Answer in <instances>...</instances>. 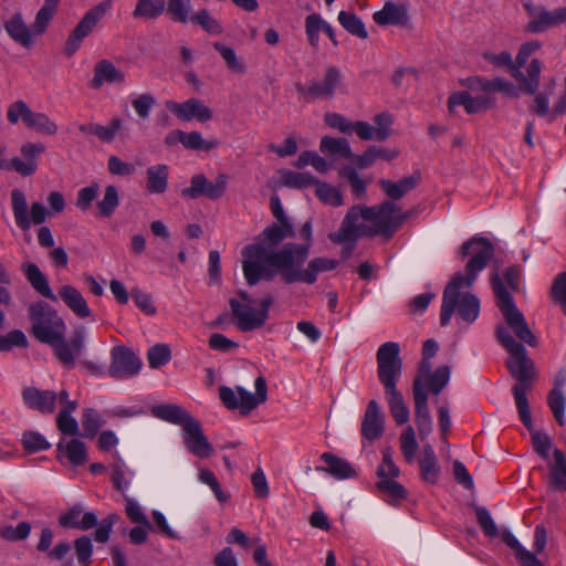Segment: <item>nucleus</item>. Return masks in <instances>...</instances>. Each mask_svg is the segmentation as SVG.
<instances>
[{
    "instance_id": "25",
    "label": "nucleus",
    "mask_w": 566,
    "mask_h": 566,
    "mask_svg": "<svg viewBox=\"0 0 566 566\" xmlns=\"http://www.w3.org/2000/svg\"><path fill=\"white\" fill-rule=\"evenodd\" d=\"M24 403L41 413H52L55 409L57 395L53 390H40L35 387H27L22 391Z\"/></svg>"
},
{
    "instance_id": "18",
    "label": "nucleus",
    "mask_w": 566,
    "mask_h": 566,
    "mask_svg": "<svg viewBox=\"0 0 566 566\" xmlns=\"http://www.w3.org/2000/svg\"><path fill=\"white\" fill-rule=\"evenodd\" d=\"M227 182L228 177L224 174L218 175L214 181H209L205 175L198 174L192 176L190 187L181 190V196L191 199L205 196L210 200H217L223 196Z\"/></svg>"
},
{
    "instance_id": "51",
    "label": "nucleus",
    "mask_w": 566,
    "mask_h": 566,
    "mask_svg": "<svg viewBox=\"0 0 566 566\" xmlns=\"http://www.w3.org/2000/svg\"><path fill=\"white\" fill-rule=\"evenodd\" d=\"M547 405L559 426L565 424L566 397L562 389L553 388L547 396Z\"/></svg>"
},
{
    "instance_id": "50",
    "label": "nucleus",
    "mask_w": 566,
    "mask_h": 566,
    "mask_svg": "<svg viewBox=\"0 0 566 566\" xmlns=\"http://www.w3.org/2000/svg\"><path fill=\"white\" fill-rule=\"evenodd\" d=\"M190 22L201 27L207 33L219 35L223 32L221 22L211 15L207 9H200L191 15Z\"/></svg>"
},
{
    "instance_id": "36",
    "label": "nucleus",
    "mask_w": 566,
    "mask_h": 566,
    "mask_svg": "<svg viewBox=\"0 0 566 566\" xmlns=\"http://www.w3.org/2000/svg\"><path fill=\"white\" fill-rule=\"evenodd\" d=\"M321 459L327 467H318L317 470L319 471L327 472L336 479H349L356 475V471L347 461L333 453L325 452L321 455Z\"/></svg>"
},
{
    "instance_id": "55",
    "label": "nucleus",
    "mask_w": 566,
    "mask_h": 566,
    "mask_svg": "<svg viewBox=\"0 0 566 566\" xmlns=\"http://www.w3.org/2000/svg\"><path fill=\"white\" fill-rule=\"evenodd\" d=\"M104 424V421L101 415L93 408H87L83 410L82 416V427L84 438H94L97 433L98 429Z\"/></svg>"
},
{
    "instance_id": "2",
    "label": "nucleus",
    "mask_w": 566,
    "mask_h": 566,
    "mask_svg": "<svg viewBox=\"0 0 566 566\" xmlns=\"http://www.w3.org/2000/svg\"><path fill=\"white\" fill-rule=\"evenodd\" d=\"M310 255V243H285L279 250L266 251L263 244H251L243 249L242 270L250 286L260 281H272L280 275L285 284L302 282L314 284L322 272L338 266V261L314 258L304 268Z\"/></svg>"
},
{
    "instance_id": "17",
    "label": "nucleus",
    "mask_w": 566,
    "mask_h": 566,
    "mask_svg": "<svg viewBox=\"0 0 566 566\" xmlns=\"http://www.w3.org/2000/svg\"><path fill=\"white\" fill-rule=\"evenodd\" d=\"M166 108L181 122L206 123L213 118V111L200 98L191 97L182 103L172 99L165 102Z\"/></svg>"
},
{
    "instance_id": "60",
    "label": "nucleus",
    "mask_w": 566,
    "mask_h": 566,
    "mask_svg": "<svg viewBox=\"0 0 566 566\" xmlns=\"http://www.w3.org/2000/svg\"><path fill=\"white\" fill-rule=\"evenodd\" d=\"M338 175L348 180L352 191L356 197L360 198L366 193L367 181L360 178L355 168L352 166H344L338 170Z\"/></svg>"
},
{
    "instance_id": "11",
    "label": "nucleus",
    "mask_w": 566,
    "mask_h": 566,
    "mask_svg": "<svg viewBox=\"0 0 566 566\" xmlns=\"http://www.w3.org/2000/svg\"><path fill=\"white\" fill-rule=\"evenodd\" d=\"M112 6V0H104L84 14L65 42L64 52L67 56H72L78 50L83 39L94 30Z\"/></svg>"
},
{
    "instance_id": "42",
    "label": "nucleus",
    "mask_w": 566,
    "mask_h": 566,
    "mask_svg": "<svg viewBox=\"0 0 566 566\" xmlns=\"http://www.w3.org/2000/svg\"><path fill=\"white\" fill-rule=\"evenodd\" d=\"M295 235L291 222H275L262 231V237L269 247H277L284 239Z\"/></svg>"
},
{
    "instance_id": "49",
    "label": "nucleus",
    "mask_w": 566,
    "mask_h": 566,
    "mask_svg": "<svg viewBox=\"0 0 566 566\" xmlns=\"http://www.w3.org/2000/svg\"><path fill=\"white\" fill-rule=\"evenodd\" d=\"M60 0H44L42 8L38 11L35 15V21L33 24V30L35 34H42L50 21L56 13Z\"/></svg>"
},
{
    "instance_id": "38",
    "label": "nucleus",
    "mask_w": 566,
    "mask_h": 566,
    "mask_svg": "<svg viewBox=\"0 0 566 566\" xmlns=\"http://www.w3.org/2000/svg\"><path fill=\"white\" fill-rule=\"evenodd\" d=\"M319 150L325 155L339 156L355 163V154L352 151L349 143L345 138H334L324 136L319 143Z\"/></svg>"
},
{
    "instance_id": "10",
    "label": "nucleus",
    "mask_w": 566,
    "mask_h": 566,
    "mask_svg": "<svg viewBox=\"0 0 566 566\" xmlns=\"http://www.w3.org/2000/svg\"><path fill=\"white\" fill-rule=\"evenodd\" d=\"M273 303L274 298L271 295H266L260 301L259 308L242 304L237 298H230L229 301L235 325L241 332H251L262 327L269 318L270 307Z\"/></svg>"
},
{
    "instance_id": "5",
    "label": "nucleus",
    "mask_w": 566,
    "mask_h": 566,
    "mask_svg": "<svg viewBox=\"0 0 566 566\" xmlns=\"http://www.w3.org/2000/svg\"><path fill=\"white\" fill-rule=\"evenodd\" d=\"M28 317L31 323L30 334L42 344H54L66 333L64 319L44 301L31 303Z\"/></svg>"
},
{
    "instance_id": "24",
    "label": "nucleus",
    "mask_w": 566,
    "mask_h": 566,
    "mask_svg": "<svg viewBox=\"0 0 566 566\" xmlns=\"http://www.w3.org/2000/svg\"><path fill=\"white\" fill-rule=\"evenodd\" d=\"M93 73L94 75L90 81V86L93 90H99L104 84H123L125 82L124 72L106 59L95 63Z\"/></svg>"
},
{
    "instance_id": "39",
    "label": "nucleus",
    "mask_w": 566,
    "mask_h": 566,
    "mask_svg": "<svg viewBox=\"0 0 566 566\" xmlns=\"http://www.w3.org/2000/svg\"><path fill=\"white\" fill-rule=\"evenodd\" d=\"M554 463L548 465L549 485L566 491V458L559 449L554 450Z\"/></svg>"
},
{
    "instance_id": "29",
    "label": "nucleus",
    "mask_w": 566,
    "mask_h": 566,
    "mask_svg": "<svg viewBox=\"0 0 566 566\" xmlns=\"http://www.w3.org/2000/svg\"><path fill=\"white\" fill-rule=\"evenodd\" d=\"M421 181V174L419 171H415L412 175L408 177H403L398 181H391L388 179H380L378 181L381 190L391 199L399 200L406 193L415 189L419 182Z\"/></svg>"
},
{
    "instance_id": "37",
    "label": "nucleus",
    "mask_w": 566,
    "mask_h": 566,
    "mask_svg": "<svg viewBox=\"0 0 566 566\" xmlns=\"http://www.w3.org/2000/svg\"><path fill=\"white\" fill-rule=\"evenodd\" d=\"M399 155V151L397 149H386L384 147L379 146H369L363 155H356L355 156V165L360 168L365 169L374 165V163L378 159H382L386 161H390L395 158H397Z\"/></svg>"
},
{
    "instance_id": "41",
    "label": "nucleus",
    "mask_w": 566,
    "mask_h": 566,
    "mask_svg": "<svg viewBox=\"0 0 566 566\" xmlns=\"http://www.w3.org/2000/svg\"><path fill=\"white\" fill-rule=\"evenodd\" d=\"M377 489L385 496V501L390 505H399L408 496L405 486L397 482L396 479L379 480Z\"/></svg>"
},
{
    "instance_id": "28",
    "label": "nucleus",
    "mask_w": 566,
    "mask_h": 566,
    "mask_svg": "<svg viewBox=\"0 0 566 566\" xmlns=\"http://www.w3.org/2000/svg\"><path fill=\"white\" fill-rule=\"evenodd\" d=\"M21 271L35 292L52 302H57V296L51 290L46 276L35 263L23 262Z\"/></svg>"
},
{
    "instance_id": "26",
    "label": "nucleus",
    "mask_w": 566,
    "mask_h": 566,
    "mask_svg": "<svg viewBox=\"0 0 566 566\" xmlns=\"http://www.w3.org/2000/svg\"><path fill=\"white\" fill-rule=\"evenodd\" d=\"M53 538V531L50 527H43L40 533L36 549L41 553H45L49 559L62 562L70 554L72 545L66 541H61L51 548Z\"/></svg>"
},
{
    "instance_id": "40",
    "label": "nucleus",
    "mask_w": 566,
    "mask_h": 566,
    "mask_svg": "<svg viewBox=\"0 0 566 566\" xmlns=\"http://www.w3.org/2000/svg\"><path fill=\"white\" fill-rule=\"evenodd\" d=\"M168 166L158 164L147 169L146 189L150 193H163L168 185Z\"/></svg>"
},
{
    "instance_id": "3",
    "label": "nucleus",
    "mask_w": 566,
    "mask_h": 566,
    "mask_svg": "<svg viewBox=\"0 0 566 566\" xmlns=\"http://www.w3.org/2000/svg\"><path fill=\"white\" fill-rule=\"evenodd\" d=\"M493 253L492 242L484 237L475 235L461 245V258L464 259L469 254L472 256L465 265V274H454L443 291L440 311L441 326H447L450 323L455 311L459 319L468 325L476 321L480 314V300L476 295L463 290L473 285L478 274L486 268Z\"/></svg>"
},
{
    "instance_id": "12",
    "label": "nucleus",
    "mask_w": 566,
    "mask_h": 566,
    "mask_svg": "<svg viewBox=\"0 0 566 566\" xmlns=\"http://www.w3.org/2000/svg\"><path fill=\"white\" fill-rule=\"evenodd\" d=\"M365 207L353 206L344 217L339 229L328 234V239L337 244L356 243L360 237H370L371 227L360 222L365 221Z\"/></svg>"
},
{
    "instance_id": "9",
    "label": "nucleus",
    "mask_w": 566,
    "mask_h": 566,
    "mask_svg": "<svg viewBox=\"0 0 566 566\" xmlns=\"http://www.w3.org/2000/svg\"><path fill=\"white\" fill-rule=\"evenodd\" d=\"M400 208L391 200H386L378 207H365V221L373 223L370 237L381 234L389 239L409 217L399 213Z\"/></svg>"
},
{
    "instance_id": "6",
    "label": "nucleus",
    "mask_w": 566,
    "mask_h": 566,
    "mask_svg": "<svg viewBox=\"0 0 566 566\" xmlns=\"http://www.w3.org/2000/svg\"><path fill=\"white\" fill-rule=\"evenodd\" d=\"M119 515L116 513L108 514L98 524L97 515L94 512H84L81 504H74L69 510L59 515V524L64 528H73L81 531H88L96 525L98 527L93 533V538L97 543H106L109 539L113 526L119 521Z\"/></svg>"
},
{
    "instance_id": "4",
    "label": "nucleus",
    "mask_w": 566,
    "mask_h": 566,
    "mask_svg": "<svg viewBox=\"0 0 566 566\" xmlns=\"http://www.w3.org/2000/svg\"><path fill=\"white\" fill-rule=\"evenodd\" d=\"M376 360L377 376L384 387L390 413L397 424H405L409 421L410 412L402 394L397 389V382L402 373L399 344L387 342L380 345Z\"/></svg>"
},
{
    "instance_id": "30",
    "label": "nucleus",
    "mask_w": 566,
    "mask_h": 566,
    "mask_svg": "<svg viewBox=\"0 0 566 566\" xmlns=\"http://www.w3.org/2000/svg\"><path fill=\"white\" fill-rule=\"evenodd\" d=\"M378 25H406L408 23L407 7L387 1L384 8L373 14Z\"/></svg>"
},
{
    "instance_id": "57",
    "label": "nucleus",
    "mask_w": 566,
    "mask_h": 566,
    "mask_svg": "<svg viewBox=\"0 0 566 566\" xmlns=\"http://www.w3.org/2000/svg\"><path fill=\"white\" fill-rule=\"evenodd\" d=\"M400 450L408 463L415 460L418 442L416 440V433L411 426H407L400 434Z\"/></svg>"
},
{
    "instance_id": "64",
    "label": "nucleus",
    "mask_w": 566,
    "mask_h": 566,
    "mask_svg": "<svg viewBox=\"0 0 566 566\" xmlns=\"http://www.w3.org/2000/svg\"><path fill=\"white\" fill-rule=\"evenodd\" d=\"M552 297L566 314V271L555 277L552 286Z\"/></svg>"
},
{
    "instance_id": "63",
    "label": "nucleus",
    "mask_w": 566,
    "mask_h": 566,
    "mask_svg": "<svg viewBox=\"0 0 566 566\" xmlns=\"http://www.w3.org/2000/svg\"><path fill=\"white\" fill-rule=\"evenodd\" d=\"M450 379V367L447 365L438 367L427 379L432 394L439 395L448 385Z\"/></svg>"
},
{
    "instance_id": "15",
    "label": "nucleus",
    "mask_w": 566,
    "mask_h": 566,
    "mask_svg": "<svg viewBox=\"0 0 566 566\" xmlns=\"http://www.w3.org/2000/svg\"><path fill=\"white\" fill-rule=\"evenodd\" d=\"M85 343V328L80 326L74 329L70 339L62 338L54 344H50L56 359L66 368L71 369L75 366L76 358L82 354Z\"/></svg>"
},
{
    "instance_id": "20",
    "label": "nucleus",
    "mask_w": 566,
    "mask_h": 566,
    "mask_svg": "<svg viewBox=\"0 0 566 566\" xmlns=\"http://www.w3.org/2000/svg\"><path fill=\"white\" fill-rule=\"evenodd\" d=\"M182 440L186 449L195 457L205 459L213 453V448L205 436L201 423L195 418L182 429Z\"/></svg>"
},
{
    "instance_id": "13",
    "label": "nucleus",
    "mask_w": 566,
    "mask_h": 566,
    "mask_svg": "<svg viewBox=\"0 0 566 566\" xmlns=\"http://www.w3.org/2000/svg\"><path fill=\"white\" fill-rule=\"evenodd\" d=\"M343 84V75L338 67L329 66L319 81H311L306 85L296 84L297 93L308 101L331 99Z\"/></svg>"
},
{
    "instance_id": "47",
    "label": "nucleus",
    "mask_w": 566,
    "mask_h": 566,
    "mask_svg": "<svg viewBox=\"0 0 566 566\" xmlns=\"http://www.w3.org/2000/svg\"><path fill=\"white\" fill-rule=\"evenodd\" d=\"M57 450H64L69 461L75 467L84 464L87 459L85 444L78 439H72L66 444L59 442Z\"/></svg>"
},
{
    "instance_id": "58",
    "label": "nucleus",
    "mask_w": 566,
    "mask_h": 566,
    "mask_svg": "<svg viewBox=\"0 0 566 566\" xmlns=\"http://www.w3.org/2000/svg\"><path fill=\"white\" fill-rule=\"evenodd\" d=\"M412 394L415 402V418H421L430 415L428 408V395L424 390V385L420 379H415L412 384Z\"/></svg>"
},
{
    "instance_id": "59",
    "label": "nucleus",
    "mask_w": 566,
    "mask_h": 566,
    "mask_svg": "<svg viewBox=\"0 0 566 566\" xmlns=\"http://www.w3.org/2000/svg\"><path fill=\"white\" fill-rule=\"evenodd\" d=\"M75 556L80 566H90L92 563L93 544L88 536H81L73 543Z\"/></svg>"
},
{
    "instance_id": "31",
    "label": "nucleus",
    "mask_w": 566,
    "mask_h": 566,
    "mask_svg": "<svg viewBox=\"0 0 566 566\" xmlns=\"http://www.w3.org/2000/svg\"><path fill=\"white\" fill-rule=\"evenodd\" d=\"M59 297L77 317L86 318L92 315L86 300L73 285L61 286L59 290Z\"/></svg>"
},
{
    "instance_id": "16",
    "label": "nucleus",
    "mask_w": 566,
    "mask_h": 566,
    "mask_svg": "<svg viewBox=\"0 0 566 566\" xmlns=\"http://www.w3.org/2000/svg\"><path fill=\"white\" fill-rule=\"evenodd\" d=\"M112 363L108 375L117 380H123L137 375L143 366L135 353L125 347L116 346L111 352Z\"/></svg>"
},
{
    "instance_id": "7",
    "label": "nucleus",
    "mask_w": 566,
    "mask_h": 566,
    "mask_svg": "<svg viewBox=\"0 0 566 566\" xmlns=\"http://www.w3.org/2000/svg\"><path fill=\"white\" fill-rule=\"evenodd\" d=\"M254 387L255 394H251L240 386H237L235 389L220 386L219 398L228 409H239L241 415L248 416L260 403L265 402L268 399V387L263 376H259L255 379Z\"/></svg>"
},
{
    "instance_id": "56",
    "label": "nucleus",
    "mask_w": 566,
    "mask_h": 566,
    "mask_svg": "<svg viewBox=\"0 0 566 566\" xmlns=\"http://www.w3.org/2000/svg\"><path fill=\"white\" fill-rule=\"evenodd\" d=\"M315 195L317 198L329 206L339 207L343 205V196L337 188L331 186L327 182L316 181Z\"/></svg>"
},
{
    "instance_id": "53",
    "label": "nucleus",
    "mask_w": 566,
    "mask_h": 566,
    "mask_svg": "<svg viewBox=\"0 0 566 566\" xmlns=\"http://www.w3.org/2000/svg\"><path fill=\"white\" fill-rule=\"evenodd\" d=\"M181 135V145L191 150H203L209 151L216 147H218L219 143L217 140H206L203 139L201 133L199 132H182Z\"/></svg>"
},
{
    "instance_id": "34",
    "label": "nucleus",
    "mask_w": 566,
    "mask_h": 566,
    "mask_svg": "<svg viewBox=\"0 0 566 566\" xmlns=\"http://www.w3.org/2000/svg\"><path fill=\"white\" fill-rule=\"evenodd\" d=\"M4 30L14 42L24 48L32 46V34L29 27L23 21L21 13H14L8 21H6Z\"/></svg>"
},
{
    "instance_id": "27",
    "label": "nucleus",
    "mask_w": 566,
    "mask_h": 566,
    "mask_svg": "<svg viewBox=\"0 0 566 566\" xmlns=\"http://www.w3.org/2000/svg\"><path fill=\"white\" fill-rule=\"evenodd\" d=\"M566 22V8H558L554 11H548L544 8L539 9L538 17L531 19L525 30L530 33H542L548 28L559 25Z\"/></svg>"
},
{
    "instance_id": "54",
    "label": "nucleus",
    "mask_w": 566,
    "mask_h": 566,
    "mask_svg": "<svg viewBox=\"0 0 566 566\" xmlns=\"http://www.w3.org/2000/svg\"><path fill=\"white\" fill-rule=\"evenodd\" d=\"M191 9L190 0H167L166 10L171 20L186 24L190 21L189 15Z\"/></svg>"
},
{
    "instance_id": "45",
    "label": "nucleus",
    "mask_w": 566,
    "mask_h": 566,
    "mask_svg": "<svg viewBox=\"0 0 566 566\" xmlns=\"http://www.w3.org/2000/svg\"><path fill=\"white\" fill-rule=\"evenodd\" d=\"M24 125L43 135L52 136L57 132V125L44 113L32 111Z\"/></svg>"
},
{
    "instance_id": "21",
    "label": "nucleus",
    "mask_w": 566,
    "mask_h": 566,
    "mask_svg": "<svg viewBox=\"0 0 566 566\" xmlns=\"http://www.w3.org/2000/svg\"><path fill=\"white\" fill-rule=\"evenodd\" d=\"M462 85L471 90L474 93H493L501 92L510 97H518V91L522 90L516 87L512 82L502 77H495L489 80L481 76H471L462 81Z\"/></svg>"
},
{
    "instance_id": "33",
    "label": "nucleus",
    "mask_w": 566,
    "mask_h": 566,
    "mask_svg": "<svg viewBox=\"0 0 566 566\" xmlns=\"http://www.w3.org/2000/svg\"><path fill=\"white\" fill-rule=\"evenodd\" d=\"M501 536L503 542L514 552L515 558L521 566H544L536 557V553H532L523 547L509 530H503Z\"/></svg>"
},
{
    "instance_id": "1",
    "label": "nucleus",
    "mask_w": 566,
    "mask_h": 566,
    "mask_svg": "<svg viewBox=\"0 0 566 566\" xmlns=\"http://www.w3.org/2000/svg\"><path fill=\"white\" fill-rule=\"evenodd\" d=\"M491 285L495 295L496 306L502 313L505 325L497 324L495 337L499 344L509 353L506 367L516 384L512 387L517 412L523 424L533 429V422L526 397L535 377V366L524 345L537 347L538 339L530 328L524 314L515 305L514 298L504 285L500 274H491Z\"/></svg>"
},
{
    "instance_id": "35",
    "label": "nucleus",
    "mask_w": 566,
    "mask_h": 566,
    "mask_svg": "<svg viewBox=\"0 0 566 566\" xmlns=\"http://www.w3.org/2000/svg\"><path fill=\"white\" fill-rule=\"evenodd\" d=\"M420 473L422 479L430 483L436 484L439 480L440 468L438 465L434 450L430 443L423 444L422 454L419 459Z\"/></svg>"
},
{
    "instance_id": "48",
    "label": "nucleus",
    "mask_w": 566,
    "mask_h": 566,
    "mask_svg": "<svg viewBox=\"0 0 566 566\" xmlns=\"http://www.w3.org/2000/svg\"><path fill=\"white\" fill-rule=\"evenodd\" d=\"M118 206V189L114 185H108L105 188L102 200L97 201L96 203L98 216L102 218H109L115 212Z\"/></svg>"
},
{
    "instance_id": "46",
    "label": "nucleus",
    "mask_w": 566,
    "mask_h": 566,
    "mask_svg": "<svg viewBox=\"0 0 566 566\" xmlns=\"http://www.w3.org/2000/svg\"><path fill=\"white\" fill-rule=\"evenodd\" d=\"M338 22L339 24L350 34L359 38L367 39L368 32L365 28L363 20L353 12L340 11L338 13Z\"/></svg>"
},
{
    "instance_id": "23",
    "label": "nucleus",
    "mask_w": 566,
    "mask_h": 566,
    "mask_svg": "<svg viewBox=\"0 0 566 566\" xmlns=\"http://www.w3.org/2000/svg\"><path fill=\"white\" fill-rule=\"evenodd\" d=\"M361 436L369 440L375 441L379 439L385 431V420L380 407L376 400H370L365 410L361 421Z\"/></svg>"
},
{
    "instance_id": "8",
    "label": "nucleus",
    "mask_w": 566,
    "mask_h": 566,
    "mask_svg": "<svg viewBox=\"0 0 566 566\" xmlns=\"http://www.w3.org/2000/svg\"><path fill=\"white\" fill-rule=\"evenodd\" d=\"M484 57L495 66H506L523 93L534 94L539 88L542 62L538 59H533L526 66V71L522 72L507 51L499 54L486 53Z\"/></svg>"
},
{
    "instance_id": "19",
    "label": "nucleus",
    "mask_w": 566,
    "mask_h": 566,
    "mask_svg": "<svg viewBox=\"0 0 566 566\" xmlns=\"http://www.w3.org/2000/svg\"><path fill=\"white\" fill-rule=\"evenodd\" d=\"M495 102L496 99L491 93H474L468 88V91L450 95L448 108L452 113L457 106H463L468 114H476L494 107Z\"/></svg>"
},
{
    "instance_id": "52",
    "label": "nucleus",
    "mask_w": 566,
    "mask_h": 566,
    "mask_svg": "<svg viewBox=\"0 0 566 566\" xmlns=\"http://www.w3.org/2000/svg\"><path fill=\"white\" fill-rule=\"evenodd\" d=\"M112 482L116 490L119 492H125L130 482L127 475H133V473L127 469L123 459L116 454L115 461L112 464Z\"/></svg>"
},
{
    "instance_id": "62",
    "label": "nucleus",
    "mask_w": 566,
    "mask_h": 566,
    "mask_svg": "<svg viewBox=\"0 0 566 566\" xmlns=\"http://www.w3.org/2000/svg\"><path fill=\"white\" fill-rule=\"evenodd\" d=\"M30 533L31 524L29 522H20L17 526L6 525L0 528V536L9 542L24 541Z\"/></svg>"
},
{
    "instance_id": "22",
    "label": "nucleus",
    "mask_w": 566,
    "mask_h": 566,
    "mask_svg": "<svg viewBox=\"0 0 566 566\" xmlns=\"http://www.w3.org/2000/svg\"><path fill=\"white\" fill-rule=\"evenodd\" d=\"M44 150L42 143H24L20 148L21 157L11 158L12 170L23 177L33 175L38 170V157Z\"/></svg>"
},
{
    "instance_id": "61",
    "label": "nucleus",
    "mask_w": 566,
    "mask_h": 566,
    "mask_svg": "<svg viewBox=\"0 0 566 566\" xmlns=\"http://www.w3.org/2000/svg\"><path fill=\"white\" fill-rule=\"evenodd\" d=\"M400 474V469L396 465L392 459V451L386 448L382 451V461L377 469L379 480L397 479Z\"/></svg>"
},
{
    "instance_id": "14",
    "label": "nucleus",
    "mask_w": 566,
    "mask_h": 566,
    "mask_svg": "<svg viewBox=\"0 0 566 566\" xmlns=\"http://www.w3.org/2000/svg\"><path fill=\"white\" fill-rule=\"evenodd\" d=\"M11 203L17 226L22 230H28L31 222L41 224L45 221L46 210L40 202H33L30 216L28 214V202L24 193L20 189L11 191Z\"/></svg>"
},
{
    "instance_id": "43",
    "label": "nucleus",
    "mask_w": 566,
    "mask_h": 566,
    "mask_svg": "<svg viewBox=\"0 0 566 566\" xmlns=\"http://www.w3.org/2000/svg\"><path fill=\"white\" fill-rule=\"evenodd\" d=\"M166 10V0H137L132 13L134 19L155 20Z\"/></svg>"
},
{
    "instance_id": "32",
    "label": "nucleus",
    "mask_w": 566,
    "mask_h": 566,
    "mask_svg": "<svg viewBox=\"0 0 566 566\" xmlns=\"http://www.w3.org/2000/svg\"><path fill=\"white\" fill-rule=\"evenodd\" d=\"M151 412L156 418L174 424H179L182 429L193 419L187 410L182 409L180 406L170 403L155 406L153 407Z\"/></svg>"
},
{
    "instance_id": "44",
    "label": "nucleus",
    "mask_w": 566,
    "mask_h": 566,
    "mask_svg": "<svg viewBox=\"0 0 566 566\" xmlns=\"http://www.w3.org/2000/svg\"><path fill=\"white\" fill-rule=\"evenodd\" d=\"M279 174L282 179V185L289 188H308L317 181L310 172H297L289 169H281Z\"/></svg>"
}]
</instances>
